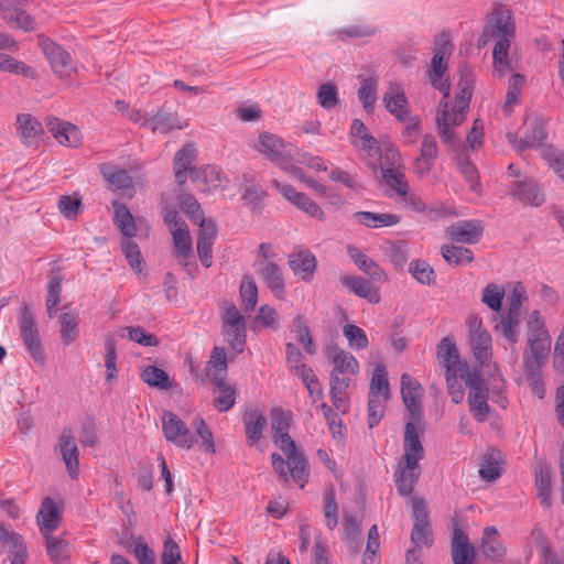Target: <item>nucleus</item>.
<instances>
[{
  "label": "nucleus",
  "mask_w": 564,
  "mask_h": 564,
  "mask_svg": "<svg viewBox=\"0 0 564 564\" xmlns=\"http://www.w3.org/2000/svg\"><path fill=\"white\" fill-rule=\"evenodd\" d=\"M535 487L541 503L549 507L551 505V470L547 466L539 465L535 474Z\"/></svg>",
  "instance_id": "45"
},
{
  "label": "nucleus",
  "mask_w": 564,
  "mask_h": 564,
  "mask_svg": "<svg viewBox=\"0 0 564 564\" xmlns=\"http://www.w3.org/2000/svg\"><path fill=\"white\" fill-rule=\"evenodd\" d=\"M258 150L281 170L286 171L291 169L293 160L292 148L278 135L270 132L260 133Z\"/></svg>",
  "instance_id": "9"
},
{
  "label": "nucleus",
  "mask_w": 564,
  "mask_h": 564,
  "mask_svg": "<svg viewBox=\"0 0 564 564\" xmlns=\"http://www.w3.org/2000/svg\"><path fill=\"white\" fill-rule=\"evenodd\" d=\"M274 444L284 453L286 460L278 453H272V467L284 480L292 478L304 487L308 479V466L305 456L300 452L289 433L272 435Z\"/></svg>",
  "instance_id": "3"
},
{
  "label": "nucleus",
  "mask_w": 564,
  "mask_h": 564,
  "mask_svg": "<svg viewBox=\"0 0 564 564\" xmlns=\"http://www.w3.org/2000/svg\"><path fill=\"white\" fill-rule=\"evenodd\" d=\"M328 356L334 366L332 371L339 373L356 375L359 370L357 359L348 351L340 348H332L328 351Z\"/></svg>",
  "instance_id": "30"
},
{
  "label": "nucleus",
  "mask_w": 564,
  "mask_h": 564,
  "mask_svg": "<svg viewBox=\"0 0 564 564\" xmlns=\"http://www.w3.org/2000/svg\"><path fill=\"white\" fill-rule=\"evenodd\" d=\"M141 124L149 126L152 131L162 134H166L177 128L174 117L165 111H159L150 119L145 118ZM178 129H181V127H178Z\"/></svg>",
  "instance_id": "51"
},
{
  "label": "nucleus",
  "mask_w": 564,
  "mask_h": 564,
  "mask_svg": "<svg viewBox=\"0 0 564 564\" xmlns=\"http://www.w3.org/2000/svg\"><path fill=\"white\" fill-rule=\"evenodd\" d=\"M104 178L117 189H127L132 186V177L127 170L119 169L111 163H104L99 167Z\"/></svg>",
  "instance_id": "32"
},
{
  "label": "nucleus",
  "mask_w": 564,
  "mask_h": 564,
  "mask_svg": "<svg viewBox=\"0 0 564 564\" xmlns=\"http://www.w3.org/2000/svg\"><path fill=\"white\" fill-rule=\"evenodd\" d=\"M411 542L419 547L432 545L433 538L429 522H414L411 532Z\"/></svg>",
  "instance_id": "63"
},
{
  "label": "nucleus",
  "mask_w": 564,
  "mask_h": 564,
  "mask_svg": "<svg viewBox=\"0 0 564 564\" xmlns=\"http://www.w3.org/2000/svg\"><path fill=\"white\" fill-rule=\"evenodd\" d=\"M291 416L281 408L271 410V433L272 435H280L289 433Z\"/></svg>",
  "instance_id": "64"
},
{
  "label": "nucleus",
  "mask_w": 564,
  "mask_h": 564,
  "mask_svg": "<svg viewBox=\"0 0 564 564\" xmlns=\"http://www.w3.org/2000/svg\"><path fill=\"white\" fill-rule=\"evenodd\" d=\"M505 294L506 291L503 286L495 283H488L482 291L481 302L490 310L498 312L501 308Z\"/></svg>",
  "instance_id": "54"
},
{
  "label": "nucleus",
  "mask_w": 564,
  "mask_h": 564,
  "mask_svg": "<svg viewBox=\"0 0 564 564\" xmlns=\"http://www.w3.org/2000/svg\"><path fill=\"white\" fill-rule=\"evenodd\" d=\"M105 367H106V381L110 383L117 378V351L112 337H107L105 340Z\"/></svg>",
  "instance_id": "61"
},
{
  "label": "nucleus",
  "mask_w": 564,
  "mask_h": 564,
  "mask_svg": "<svg viewBox=\"0 0 564 564\" xmlns=\"http://www.w3.org/2000/svg\"><path fill=\"white\" fill-rule=\"evenodd\" d=\"M378 82L373 77L364 78L358 88V99L366 112L371 113L377 101Z\"/></svg>",
  "instance_id": "42"
},
{
  "label": "nucleus",
  "mask_w": 564,
  "mask_h": 564,
  "mask_svg": "<svg viewBox=\"0 0 564 564\" xmlns=\"http://www.w3.org/2000/svg\"><path fill=\"white\" fill-rule=\"evenodd\" d=\"M56 448H58L62 459L65 463L68 476L72 479H76L79 474V451L70 429L65 427L62 431Z\"/></svg>",
  "instance_id": "11"
},
{
  "label": "nucleus",
  "mask_w": 564,
  "mask_h": 564,
  "mask_svg": "<svg viewBox=\"0 0 564 564\" xmlns=\"http://www.w3.org/2000/svg\"><path fill=\"white\" fill-rule=\"evenodd\" d=\"M65 305L58 316L59 333L65 345L74 343L78 336V317Z\"/></svg>",
  "instance_id": "33"
},
{
  "label": "nucleus",
  "mask_w": 564,
  "mask_h": 564,
  "mask_svg": "<svg viewBox=\"0 0 564 564\" xmlns=\"http://www.w3.org/2000/svg\"><path fill=\"white\" fill-rule=\"evenodd\" d=\"M112 207L115 210L113 221L120 232L126 238L134 237L137 234V225L128 207L118 200L112 203Z\"/></svg>",
  "instance_id": "31"
},
{
  "label": "nucleus",
  "mask_w": 564,
  "mask_h": 564,
  "mask_svg": "<svg viewBox=\"0 0 564 564\" xmlns=\"http://www.w3.org/2000/svg\"><path fill=\"white\" fill-rule=\"evenodd\" d=\"M289 265L295 275L311 281L317 268V260L310 250H300L289 256Z\"/></svg>",
  "instance_id": "21"
},
{
  "label": "nucleus",
  "mask_w": 564,
  "mask_h": 564,
  "mask_svg": "<svg viewBox=\"0 0 564 564\" xmlns=\"http://www.w3.org/2000/svg\"><path fill=\"white\" fill-rule=\"evenodd\" d=\"M460 380H463L468 388V405L469 410L478 422H484L487 420L489 413L488 405V388L481 377V375L474 370L468 375L464 376Z\"/></svg>",
  "instance_id": "6"
},
{
  "label": "nucleus",
  "mask_w": 564,
  "mask_h": 564,
  "mask_svg": "<svg viewBox=\"0 0 564 564\" xmlns=\"http://www.w3.org/2000/svg\"><path fill=\"white\" fill-rule=\"evenodd\" d=\"M221 333L237 354H241L247 341V325L243 315L231 302L221 305Z\"/></svg>",
  "instance_id": "5"
},
{
  "label": "nucleus",
  "mask_w": 564,
  "mask_h": 564,
  "mask_svg": "<svg viewBox=\"0 0 564 564\" xmlns=\"http://www.w3.org/2000/svg\"><path fill=\"white\" fill-rule=\"evenodd\" d=\"M382 395L387 401L390 398L388 371L384 365L379 364L375 367L369 387V395Z\"/></svg>",
  "instance_id": "39"
},
{
  "label": "nucleus",
  "mask_w": 564,
  "mask_h": 564,
  "mask_svg": "<svg viewBox=\"0 0 564 564\" xmlns=\"http://www.w3.org/2000/svg\"><path fill=\"white\" fill-rule=\"evenodd\" d=\"M381 176L391 191L400 196H406L409 184L403 172L398 169L381 167Z\"/></svg>",
  "instance_id": "43"
},
{
  "label": "nucleus",
  "mask_w": 564,
  "mask_h": 564,
  "mask_svg": "<svg viewBox=\"0 0 564 564\" xmlns=\"http://www.w3.org/2000/svg\"><path fill=\"white\" fill-rule=\"evenodd\" d=\"M437 143L436 139L432 134H425L422 140L420 155L415 159L413 163V171L417 175L426 174L437 158Z\"/></svg>",
  "instance_id": "23"
},
{
  "label": "nucleus",
  "mask_w": 564,
  "mask_h": 564,
  "mask_svg": "<svg viewBox=\"0 0 564 564\" xmlns=\"http://www.w3.org/2000/svg\"><path fill=\"white\" fill-rule=\"evenodd\" d=\"M18 131L22 142L26 147L36 143V138L43 131L42 123L29 113L19 115L17 118Z\"/></svg>",
  "instance_id": "29"
},
{
  "label": "nucleus",
  "mask_w": 564,
  "mask_h": 564,
  "mask_svg": "<svg viewBox=\"0 0 564 564\" xmlns=\"http://www.w3.org/2000/svg\"><path fill=\"white\" fill-rule=\"evenodd\" d=\"M227 375V359L225 349L215 347L212 351L210 359L207 362V376L213 381L225 380Z\"/></svg>",
  "instance_id": "38"
},
{
  "label": "nucleus",
  "mask_w": 564,
  "mask_h": 564,
  "mask_svg": "<svg viewBox=\"0 0 564 564\" xmlns=\"http://www.w3.org/2000/svg\"><path fill=\"white\" fill-rule=\"evenodd\" d=\"M476 558V550L469 543L467 534L459 528H455L452 540L453 564H473Z\"/></svg>",
  "instance_id": "18"
},
{
  "label": "nucleus",
  "mask_w": 564,
  "mask_h": 564,
  "mask_svg": "<svg viewBox=\"0 0 564 564\" xmlns=\"http://www.w3.org/2000/svg\"><path fill=\"white\" fill-rule=\"evenodd\" d=\"M441 253L446 262L454 265H463L474 260L471 250L459 246H443Z\"/></svg>",
  "instance_id": "48"
},
{
  "label": "nucleus",
  "mask_w": 564,
  "mask_h": 564,
  "mask_svg": "<svg viewBox=\"0 0 564 564\" xmlns=\"http://www.w3.org/2000/svg\"><path fill=\"white\" fill-rule=\"evenodd\" d=\"M162 432L167 442L180 448L189 449L195 443L186 424L171 411H164L162 414Z\"/></svg>",
  "instance_id": "10"
},
{
  "label": "nucleus",
  "mask_w": 564,
  "mask_h": 564,
  "mask_svg": "<svg viewBox=\"0 0 564 564\" xmlns=\"http://www.w3.org/2000/svg\"><path fill=\"white\" fill-rule=\"evenodd\" d=\"M214 383L218 388V394L214 398V406L219 412H227L235 404L236 390L227 384L225 380L214 381Z\"/></svg>",
  "instance_id": "44"
},
{
  "label": "nucleus",
  "mask_w": 564,
  "mask_h": 564,
  "mask_svg": "<svg viewBox=\"0 0 564 564\" xmlns=\"http://www.w3.org/2000/svg\"><path fill=\"white\" fill-rule=\"evenodd\" d=\"M140 377L143 382L152 388L167 390L172 386L167 372L155 366L150 365L144 367L140 373Z\"/></svg>",
  "instance_id": "41"
},
{
  "label": "nucleus",
  "mask_w": 564,
  "mask_h": 564,
  "mask_svg": "<svg viewBox=\"0 0 564 564\" xmlns=\"http://www.w3.org/2000/svg\"><path fill=\"white\" fill-rule=\"evenodd\" d=\"M438 359L446 373L460 372V379L473 371L467 362L459 359L458 349L448 337L443 338L438 345Z\"/></svg>",
  "instance_id": "13"
},
{
  "label": "nucleus",
  "mask_w": 564,
  "mask_h": 564,
  "mask_svg": "<svg viewBox=\"0 0 564 564\" xmlns=\"http://www.w3.org/2000/svg\"><path fill=\"white\" fill-rule=\"evenodd\" d=\"M0 12L2 20L11 28L19 29L24 32L35 30V20L25 10H22L12 3H1Z\"/></svg>",
  "instance_id": "17"
},
{
  "label": "nucleus",
  "mask_w": 564,
  "mask_h": 564,
  "mask_svg": "<svg viewBox=\"0 0 564 564\" xmlns=\"http://www.w3.org/2000/svg\"><path fill=\"white\" fill-rule=\"evenodd\" d=\"M57 207L66 219H76L82 208V199L77 194L62 195Z\"/></svg>",
  "instance_id": "58"
},
{
  "label": "nucleus",
  "mask_w": 564,
  "mask_h": 564,
  "mask_svg": "<svg viewBox=\"0 0 564 564\" xmlns=\"http://www.w3.org/2000/svg\"><path fill=\"white\" fill-rule=\"evenodd\" d=\"M424 446L420 434L412 432V426L404 427L403 454L394 468V484L402 497L410 496L421 475L420 462L424 458Z\"/></svg>",
  "instance_id": "2"
},
{
  "label": "nucleus",
  "mask_w": 564,
  "mask_h": 564,
  "mask_svg": "<svg viewBox=\"0 0 564 564\" xmlns=\"http://www.w3.org/2000/svg\"><path fill=\"white\" fill-rule=\"evenodd\" d=\"M45 126L59 144L72 148L80 145L82 134L75 124L55 117H47L45 119Z\"/></svg>",
  "instance_id": "12"
},
{
  "label": "nucleus",
  "mask_w": 564,
  "mask_h": 564,
  "mask_svg": "<svg viewBox=\"0 0 564 564\" xmlns=\"http://www.w3.org/2000/svg\"><path fill=\"white\" fill-rule=\"evenodd\" d=\"M44 539L50 558L55 564H67V541L63 539H56L48 533H44Z\"/></svg>",
  "instance_id": "46"
},
{
  "label": "nucleus",
  "mask_w": 564,
  "mask_h": 564,
  "mask_svg": "<svg viewBox=\"0 0 564 564\" xmlns=\"http://www.w3.org/2000/svg\"><path fill=\"white\" fill-rule=\"evenodd\" d=\"M409 272L413 275V278L421 284L430 285L434 283V270L433 268L424 260H413L409 264Z\"/></svg>",
  "instance_id": "55"
},
{
  "label": "nucleus",
  "mask_w": 564,
  "mask_h": 564,
  "mask_svg": "<svg viewBox=\"0 0 564 564\" xmlns=\"http://www.w3.org/2000/svg\"><path fill=\"white\" fill-rule=\"evenodd\" d=\"M421 386L412 376L403 373L401 377V395L402 401L409 412V417L405 427L412 426L414 434L423 432L424 422L422 421V404L419 400V392Z\"/></svg>",
  "instance_id": "7"
},
{
  "label": "nucleus",
  "mask_w": 564,
  "mask_h": 564,
  "mask_svg": "<svg viewBox=\"0 0 564 564\" xmlns=\"http://www.w3.org/2000/svg\"><path fill=\"white\" fill-rule=\"evenodd\" d=\"M193 426L197 436L202 440L200 448L205 453H215V443L212 431L206 425L203 417L197 416L193 421Z\"/></svg>",
  "instance_id": "60"
},
{
  "label": "nucleus",
  "mask_w": 564,
  "mask_h": 564,
  "mask_svg": "<svg viewBox=\"0 0 564 564\" xmlns=\"http://www.w3.org/2000/svg\"><path fill=\"white\" fill-rule=\"evenodd\" d=\"M470 347L475 359L482 366L490 361L491 336L487 330H477L474 335H469Z\"/></svg>",
  "instance_id": "28"
},
{
  "label": "nucleus",
  "mask_w": 564,
  "mask_h": 564,
  "mask_svg": "<svg viewBox=\"0 0 564 564\" xmlns=\"http://www.w3.org/2000/svg\"><path fill=\"white\" fill-rule=\"evenodd\" d=\"M512 195L520 202L531 206H540L544 202V193L533 178L518 181Z\"/></svg>",
  "instance_id": "25"
},
{
  "label": "nucleus",
  "mask_w": 564,
  "mask_h": 564,
  "mask_svg": "<svg viewBox=\"0 0 564 564\" xmlns=\"http://www.w3.org/2000/svg\"><path fill=\"white\" fill-rule=\"evenodd\" d=\"M126 335L130 340L135 341L144 347L158 346L160 343L155 335L145 333V330L140 326H128L121 328L120 336L124 337Z\"/></svg>",
  "instance_id": "53"
},
{
  "label": "nucleus",
  "mask_w": 564,
  "mask_h": 564,
  "mask_svg": "<svg viewBox=\"0 0 564 564\" xmlns=\"http://www.w3.org/2000/svg\"><path fill=\"white\" fill-rule=\"evenodd\" d=\"M317 102L324 109H332L338 102V90L334 83L322 84L317 89Z\"/></svg>",
  "instance_id": "59"
},
{
  "label": "nucleus",
  "mask_w": 564,
  "mask_h": 564,
  "mask_svg": "<svg viewBox=\"0 0 564 564\" xmlns=\"http://www.w3.org/2000/svg\"><path fill=\"white\" fill-rule=\"evenodd\" d=\"M0 70L22 75L28 78H35L36 76L34 68L3 53H0Z\"/></svg>",
  "instance_id": "49"
},
{
  "label": "nucleus",
  "mask_w": 564,
  "mask_h": 564,
  "mask_svg": "<svg viewBox=\"0 0 564 564\" xmlns=\"http://www.w3.org/2000/svg\"><path fill=\"white\" fill-rule=\"evenodd\" d=\"M447 56L448 55H441L440 52L434 53L431 62V68L427 72L432 86L441 91L444 95V98H447L451 91L449 82L443 78L448 67L446 61Z\"/></svg>",
  "instance_id": "24"
},
{
  "label": "nucleus",
  "mask_w": 564,
  "mask_h": 564,
  "mask_svg": "<svg viewBox=\"0 0 564 564\" xmlns=\"http://www.w3.org/2000/svg\"><path fill=\"white\" fill-rule=\"evenodd\" d=\"M257 272L265 283L267 288L278 297L283 299L285 293V283L282 269L276 262H265L257 267Z\"/></svg>",
  "instance_id": "20"
},
{
  "label": "nucleus",
  "mask_w": 564,
  "mask_h": 564,
  "mask_svg": "<svg viewBox=\"0 0 564 564\" xmlns=\"http://www.w3.org/2000/svg\"><path fill=\"white\" fill-rule=\"evenodd\" d=\"M247 445L256 446L263 436L267 429L268 420L265 415L258 409L248 410L242 416Z\"/></svg>",
  "instance_id": "16"
},
{
  "label": "nucleus",
  "mask_w": 564,
  "mask_h": 564,
  "mask_svg": "<svg viewBox=\"0 0 564 564\" xmlns=\"http://www.w3.org/2000/svg\"><path fill=\"white\" fill-rule=\"evenodd\" d=\"M195 148L193 144H186L178 150L174 156V174L177 186H183L186 182V173L192 170L191 165L195 160Z\"/></svg>",
  "instance_id": "27"
},
{
  "label": "nucleus",
  "mask_w": 564,
  "mask_h": 564,
  "mask_svg": "<svg viewBox=\"0 0 564 564\" xmlns=\"http://www.w3.org/2000/svg\"><path fill=\"white\" fill-rule=\"evenodd\" d=\"M339 280L344 286L357 296L365 299L372 304L380 302L379 290L375 288L369 280L347 274L341 275Z\"/></svg>",
  "instance_id": "19"
},
{
  "label": "nucleus",
  "mask_w": 564,
  "mask_h": 564,
  "mask_svg": "<svg viewBox=\"0 0 564 564\" xmlns=\"http://www.w3.org/2000/svg\"><path fill=\"white\" fill-rule=\"evenodd\" d=\"M176 200L182 210L193 220L200 221L204 217L203 209L195 197L183 189L182 186L175 188Z\"/></svg>",
  "instance_id": "36"
},
{
  "label": "nucleus",
  "mask_w": 564,
  "mask_h": 564,
  "mask_svg": "<svg viewBox=\"0 0 564 564\" xmlns=\"http://www.w3.org/2000/svg\"><path fill=\"white\" fill-rule=\"evenodd\" d=\"M354 217L369 228L390 227L400 223L401 218L394 214H376L371 212H356Z\"/></svg>",
  "instance_id": "34"
},
{
  "label": "nucleus",
  "mask_w": 564,
  "mask_h": 564,
  "mask_svg": "<svg viewBox=\"0 0 564 564\" xmlns=\"http://www.w3.org/2000/svg\"><path fill=\"white\" fill-rule=\"evenodd\" d=\"M484 228L477 220H460L446 228V236L457 243H477L482 235Z\"/></svg>",
  "instance_id": "14"
},
{
  "label": "nucleus",
  "mask_w": 564,
  "mask_h": 564,
  "mask_svg": "<svg viewBox=\"0 0 564 564\" xmlns=\"http://www.w3.org/2000/svg\"><path fill=\"white\" fill-rule=\"evenodd\" d=\"M174 252L177 258L181 259L180 263L187 267L188 263L185 261L188 256L192 254V238L187 227L176 228L172 234Z\"/></svg>",
  "instance_id": "37"
},
{
  "label": "nucleus",
  "mask_w": 564,
  "mask_h": 564,
  "mask_svg": "<svg viewBox=\"0 0 564 564\" xmlns=\"http://www.w3.org/2000/svg\"><path fill=\"white\" fill-rule=\"evenodd\" d=\"M514 35L516 25L511 10L505 6L496 7L488 15L487 24L478 40V44L479 46L486 45L489 39L496 40L492 57L495 67L500 74H503L509 68L508 54Z\"/></svg>",
  "instance_id": "1"
},
{
  "label": "nucleus",
  "mask_w": 564,
  "mask_h": 564,
  "mask_svg": "<svg viewBox=\"0 0 564 564\" xmlns=\"http://www.w3.org/2000/svg\"><path fill=\"white\" fill-rule=\"evenodd\" d=\"M519 324L520 315L507 312L499 315L495 329L500 333L508 341L514 344L519 338Z\"/></svg>",
  "instance_id": "35"
},
{
  "label": "nucleus",
  "mask_w": 564,
  "mask_h": 564,
  "mask_svg": "<svg viewBox=\"0 0 564 564\" xmlns=\"http://www.w3.org/2000/svg\"><path fill=\"white\" fill-rule=\"evenodd\" d=\"M383 251L389 261L398 269L402 270L409 260L406 242L403 240L387 241Z\"/></svg>",
  "instance_id": "40"
},
{
  "label": "nucleus",
  "mask_w": 564,
  "mask_h": 564,
  "mask_svg": "<svg viewBox=\"0 0 564 564\" xmlns=\"http://www.w3.org/2000/svg\"><path fill=\"white\" fill-rule=\"evenodd\" d=\"M343 525L345 531V539L349 545L351 553L356 555L361 547L359 524L351 514H345Z\"/></svg>",
  "instance_id": "50"
},
{
  "label": "nucleus",
  "mask_w": 564,
  "mask_h": 564,
  "mask_svg": "<svg viewBox=\"0 0 564 564\" xmlns=\"http://www.w3.org/2000/svg\"><path fill=\"white\" fill-rule=\"evenodd\" d=\"M37 44L48 61L53 73L61 80L70 83L77 74V66L69 53L43 34L37 36Z\"/></svg>",
  "instance_id": "4"
},
{
  "label": "nucleus",
  "mask_w": 564,
  "mask_h": 564,
  "mask_svg": "<svg viewBox=\"0 0 564 564\" xmlns=\"http://www.w3.org/2000/svg\"><path fill=\"white\" fill-rule=\"evenodd\" d=\"M216 174V166H205L202 169H192L189 171V177L192 182L195 184L196 189L209 194L212 193L210 184L208 183V177Z\"/></svg>",
  "instance_id": "56"
},
{
  "label": "nucleus",
  "mask_w": 564,
  "mask_h": 564,
  "mask_svg": "<svg viewBox=\"0 0 564 564\" xmlns=\"http://www.w3.org/2000/svg\"><path fill=\"white\" fill-rule=\"evenodd\" d=\"M37 524L41 531L51 534L56 530L61 522V517L54 500L46 497L41 505V508L36 516Z\"/></svg>",
  "instance_id": "26"
},
{
  "label": "nucleus",
  "mask_w": 564,
  "mask_h": 564,
  "mask_svg": "<svg viewBox=\"0 0 564 564\" xmlns=\"http://www.w3.org/2000/svg\"><path fill=\"white\" fill-rule=\"evenodd\" d=\"M378 29L371 24H352L339 30H336L335 35L340 41H346L348 37L365 39L372 37L377 34Z\"/></svg>",
  "instance_id": "52"
},
{
  "label": "nucleus",
  "mask_w": 564,
  "mask_h": 564,
  "mask_svg": "<svg viewBox=\"0 0 564 564\" xmlns=\"http://www.w3.org/2000/svg\"><path fill=\"white\" fill-rule=\"evenodd\" d=\"M19 324L23 343L26 346L30 355L35 362L39 365H44L45 357L36 326V319L26 304H23L21 307Z\"/></svg>",
  "instance_id": "8"
},
{
  "label": "nucleus",
  "mask_w": 564,
  "mask_h": 564,
  "mask_svg": "<svg viewBox=\"0 0 564 564\" xmlns=\"http://www.w3.org/2000/svg\"><path fill=\"white\" fill-rule=\"evenodd\" d=\"M46 299L48 302L61 303L63 274L59 268H52L47 274Z\"/></svg>",
  "instance_id": "57"
},
{
  "label": "nucleus",
  "mask_w": 564,
  "mask_h": 564,
  "mask_svg": "<svg viewBox=\"0 0 564 564\" xmlns=\"http://www.w3.org/2000/svg\"><path fill=\"white\" fill-rule=\"evenodd\" d=\"M384 108L399 121H405L409 115V101L401 85L397 82L389 83L388 90L383 94Z\"/></svg>",
  "instance_id": "15"
},
{
  "label": "nucleus",
  "mask_w": 564,
  "mask_h": 564,
  "mask_svg": "<svg viewBox=\"0 0 564 564\" xmlns=\"http://www.w3.org/2000/svg\"><path fill=\"white\" fill-rule=\"evenodd\" d=\"M480 477L486 481H495L501 476V468L494 454L487 453L482 457V463L479 468Z\"/></svg>",
  "instance_id": "62"
},
{
  "label": "nucleus",
  "mask_w": 564,
  "mask_h": 564,
  "mask_svg": "<svg viewBox=\"0 0 564 564\" xmlns=\"http://www.w3.org/2000/svg\"><path fill=\"white\" fill-rule=\"evenodd\" d=\"M240 299L243 310L251 312L258 302V288L252 276L243 275L240 283Z\"/></svg>",
  "instance_id": "47"
},
{
  "label": "nucleus",
  "mask_w": 564,
  "mask_h": 564,
  "mask_svg": "<svg viewBox=\"0 0 564 564\" xmlns=\"http://www.w3.org/2000/svg\"><path fill=\"white\" fill-rule=\"evenodd\" d=\"M347 253L359 270L369 275L370 279L379 282L388 281V275L383 269H381L373 259L365 254L357 247L348 246Z\"/></svg>",
  "instance_id": "22"
}]
</instances>
